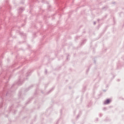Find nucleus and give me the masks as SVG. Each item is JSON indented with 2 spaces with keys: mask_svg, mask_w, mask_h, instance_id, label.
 <instances>
[{
  "mask_svg": "<svg viewBox=\"0 0 124 124\" xmlns=\"http://www.w3.org/2000/svg\"><path fill=\"white\" fill-rule=\"evenodd\" d=\"M110 102H111V100L107 99L105 101V104H109Z\"/></svg>",
  "mask_w": 124,
  "mask_h": 124,
  "instance_id": "1",
  "label": "nucleus"
}]
</instances>
